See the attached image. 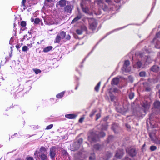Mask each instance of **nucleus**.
Returning <instances> with one entry per match:
<instances>
[{
  "instance_id": "1",
  "label": "nucleus",
  "mask_w": 160,
  "mask_h": 160,
  "mask_svg": "<svg viewBox=\"0 0 160 160\" xmlns=\"http://www.w3.org/2000/svg\"><path fill=\"white\" fill-rule=\"evenodd\" d=\"M106 135L104 132H101L99 135H97L93 132H92L88 137V139L92 142H95L98 141L100 137H103Z\"/></svg>"
},
{
  "instance_id": "2",
  "label": "nucleus",
  "mask_w": 160,
  "mask_h": 160,
  "mask_svg": "<svg viewBox=\"0 0 160 160\" xmlns=\"http://www.w3.org/2000/svg\"><path fill=\"white\" fill-rule=\"evenodd\" d=\"M98 23L97 21L93 18H90L89 20V28L92 31H95L97 29Z\"/></svg>"
},
{
  "instance_id": "3",
  "label": "nucleus",
  "mask_w": 160,
  "mask_h": 160,
  "mask_svg": "<svg viewBox=\"0 0 160 160\" xmlns=\"http://www.w3.org/2000/svg\"><path fill=\"white\" fill-rule=\"evenodd\" d=\"M127 153L131 157H133L137 154V151L135 148L130 147L126 149Z\"/></svg>"
},
{
  "instance_id": "4",
  "label": "nucleus",
  "mask_w": 160,
  "mask_h": 160,
  "mask_svg": "<svg viewBox=\"0 0 160 160\" xmlns=\"http://www.w3.org/2000/svg\"><path fill=\"white\" fill-rule=\"evenodd\" d=\"M66 36V32L64 31H61L57 35L55 42L59 43L61 39H64Z\"/></svg>"
},
{
  "instance_id": "5",
  "label": "nucleus",
  "mask_w": 160,
  "mask_h": 160,
  "mask_svg": "<svg viewBox=\"0 0 160 160\" xmlns=\"http://www.w3.org/2000/svg\"><path fill=\"white\" fill-rule=\"evenodd\" d=\"M56 149L57 148L55 146H52L50 148L49 156L51 159L52 160H55Z\"/></svg>"
},
{
  "instance_id": "6",
  "label": "nucleus",
  "mask_w": 160,
  "mask_h": 160,
  "mask_svg": "<svg viewBox=\"0 0 160 160\" xmlns=\"http://www.w3.org/2000/svg\"><path fill=\"white\" fill-rule=\"evenodd\" d=\"M149 135L151 140L157 144H160V139L157 138L154 133L150 132Z\"/></svg>"
},
{
  "instance_id": "7",
  "label": "nucleus",
  "mask_w": 160,
  "mask_h": 160,
  "mask_svg": "<svg viewBox=\"0 0 160 160\" xmlns=\"http://www.w3.org/2000/svg\"><path fill=\"white\" fill-rule=\"evenodd\" d=\"M130 62L128 60H125L124 61L123 68L126 72H129L131 71V68L129 67Z\"/></svg>"
},
{
  "instance_id": "8",
  "label": "nucleus",
  "mask_w": 160,
  "mask_h": 160,
  "mask_svg": "<svg viewBox=\"0 0 160 160\" xmlns=\"http://www.w3.org/2000/svg\"><path fill=\"white\" fill-rule=\"evenodd\" d=\"M96 2L98 5H99L100 6H102L101 8L104 11H105L108 8L107 6L103 2L102 0H97Z\"/></svg>"
},
{
  "instance_id": "9",
  "label": "nucleus",
  "mask_w": 160,
  "mask_h": 160,
  "mask_svg": "<svg viewBox=\"0 0 160 160\" xmlns=\"http://www.w3.org/2000/svg\"><path fill=\"white\" fill-rule=\"evenodd\" d=\"M152 43H154L155 47L157 49H160V41L155 38L152 41Z\"/></svg>"
},
{
  "instance_id": "10",
  "label": "nucleus",
  "mask_w": 160,
  "mask_h": 160,
  "mask_svg": "<svg viewBox=\"0 0 160 160\" xmlns=\"http://www.w3.org/2000/svg\"><path fill=\"white\" fill-rule=\"evenodd\" d=\"M150 71L154 72L157 73L160 70V67L157 65H154L150 68Z\"/></svg>"
},
{
  "instance_id": "11",
  "label": "nucleus",
  "mask_w": 160,
  "mask_h": 160,
  "mask_svg": "<svg viewBox=\"0 0 160 160\" xmlns=\"http://www.w3.org/2000/svg\"><path fill=\"white\" fill-rule=\"evenodd\" d=\"M145 90L147 92H150L151 90L150 86L149 83L147 82H144L143 83Z\"/></svg>"
},
{
  "instance_id": "12",
  "label": "nucleus",
  "mask_w": 160,
  "mask_h": 160,
  "mask_svg": "<svg viewBox=\"0 0 160 160\" xmlns=\"http://www.w3.org/2000/svg\"><path fill=\"white\" fill-rule=\"evenodd\" d=\"M72 9L70 5L66 6L64 8V12H66L67 13H69L71 14L72 12Z\"/></svg>"
},
{
  "instance_id": "13",
  "label": "nucleus",
  "mask_w": 160,
  "mask_h": 160,
  "mask_svg": "<svg viewBox=\"0 0 160 160\" xmlns=\"http://www.w3.org/2000/svg\"><path fill=\"white\" fill-rule=\"evenodd\" d=\"M82 14L79 12L78 15L72 21L71 23H74L76 22L78 20H80L82 18Z\"/></svg>"
},
{
  "instance_id": "14",
  "label": "nucleus",
  "mask_w": 160,
  "mask_h": 160,
  "mask_svg": "<svg viewBox=\"0 0 160 160\" xmlns=\"http://www.w3.org/2000/svg\"><path fill=\"white\" fill-rule=\"evenodd\" d=\"M67 4V1L65 0H60L57 3V4L60 6V7L63 8L66 6Z\"/></svg>"
},
{
  "instance_id": "15",
  "label": "nucleus",
  "mask_w": 160,
  "mask_h": 160,
  "mask_svg": "<svg viewBox=\"0 0 160 160\" xmlns=\"http://www.w3.org/2000/svg\"><path fill=\"white\" fill-rule=\"evenodd\" d=\"M77 116V115L75 114H69L65 115V117L69 119H74Z\"/></svg>"
},
{
  "instance_id": "16",
  "label": "nucleus",
  "mask_w": 160,
  "mask_h": 160,
  "mask_svg": "<svg viewBox=\"0 0 160 160\" xmlns=\"http://www.w3.org/2000/svg\"><path fill=\"white\" fill-rule=\"evenodd\" d=\"M119 80L118 78H114L112 79L111 84L112 85H117L119 83Z\"/></svg>"
},
{
  "instance_id": "17",
  "label": "nucleus",
  "mask_w": 160,
  "mask_h": 160,
  "mask_svg": "<svg viewBox=\"0 0 160 160\" xmlns=\"http://www.w3.org/2000/svg\"><path fill=\"white\" fill-rule=\"evenodd\" d=\"M123 155V152L121 151L118 152L115 154V157L118 158L120 159Z\"/></svg>"
},
{
  "instance_id": "18",
  "label": "nucleus",
  "mask_w": 160,
  "mask_h": 160,
  "mask_svg": "<svg viewBox=\"0 0 160 160\" xmlns=\"http://www.w3.org/2000/svg\"><path fill=\"white\" fill-rule=\"evenodd\" d=\"M81 6L82 10V11L83 12L87 14L88 13L89 10L88 8L87 7H84L83 6L82 4L81 5Z\"/></svg>"
},
{
  "instance_id": "19",
  "label": "nucleus",
  "mask_w": 160,
  "mask_h": 160,
  "mask_svg": "<svg viewBox=\"0 0 160 160\" xmlns=\"http://www.w3.org/2000/svg\"><path fill=\"white\" fill-rule=\"evenodd\" d=\"M154 107L155 108L160 109V102L156 101L153 103Z\"/></svg>"
},
{
  "instance_id": "20",
  "label": "nucleus",
  "mask_w": 160,
  "mask_h": 160,
  "mask_svg": "<svg viewBox=\"0 0 160 160\" xmlns=\"http://www.w3.org/2000/svg\"><path fill=\"white\" fill-rule=\"evenodd\" d=\"M39 157L41 160H46L47 158V153H41L39 155Z\"/></svg>"
},
{
  "instance_id": "21",
  "label": "nucleus",
  "mask_w": 160,
  "mask_h": 160,
  "mask_svg": "<svg viewBox=\"0 0 160 160\" xmlns=\"http://www.w3.org/2000/svg\"><path fill=\"white\" fill-rule=\"evenodd\" d=\"M53 48V47L52 46H48L44 48L43 51L44 52H47L51 50Z\"/></svg>"
},
{
  "instance_id": "22",
  "label": "nucleus",
  "mask_w": 160,
  "mask_h": 160,
  "mask_svg": "<svg viewBox=\"0 0 160 160\" xmlns=\"http://www.w3.org/2000/svg\"><path fill=\"white\" fill-rule=\"evenodd\" d=\"M142 107L146 109H149L150 108V105L147 101H145L143 103Z\"/></svg>"
},
{
  "instance_id": "23",
  "label": "nucleus",
  "mask_w": 160,
  "mask_h": 160,
  "mask_svg": "<svg viewBox=\"0 0 160 160\" xmlns=\"http://www.w3.org/2000/svg\"><path fill=\"white\" fill-rule=\"evenodd\" d=\"M142 63L141 62L138 61L136 64L134 65V66L135 68H140L142 66Z\"/></svg>"
},
{
  "instance_id": "24",
  "label": "nucleus",
  "mask_w": 160,
  "mask_h": 160,
  "mask_svg": "<svg viewBox=\"0 0 160 160\" xmlns=\"http://www.w3.org/2000/svg\"><path fill=\"white\" fill-rule=\"evenodd\" d=\"M40 152L41 153H44L46 152V153H47V150L46 148L43 146H41L40 147Z\"/></svg>"
},
{
  "instance_id": "25",
  "label": "nucleus",
  "mask_w": 160,
  "mask_h": 160,
  "mask_svg": "<svg viewBox=\"0 0 160 160\" xmlns=\"http://www.w3.org/2000/svg\"><path fill=\"white\" fill-rule=\"evenodd\" d=\"M101 83V82H98V83L97 84V85L94 88L95 90L97 92H98L99 91Z\"/></svg>"
},
{
  "instance_id": "26",
  "label": "nucleus",
  "mask_w": 160,
  "mask_h": 160,
  "mask_svg": "<svg viewBox=\"0 0 160 160\" xmlns=\"http://www.w3.org/2000/svg\"><path fill=\"white\" fill-rule=\"evenodd\" d=\"M62 156L64 157H67L69 156V154L67 151L65 149H63L61 151Z\"/></svg>"
},
{
  "instance_id": "27",
  "label": "nucleus",
  "mask_w": 160,
  "mask_h": 160,
  "mask_svg": "<svg viewBox=\"0 0 160 160\" xmlns=\"http://www.w3.org/2000/svg\"><path fill=\"white\" fill-rule=\"evenodd\" d=\"M64 92H62L56 95V97L58 98H62L64 94Z\"/></svg>"
},
{
  "instance_id": "28",
  "label": "nucleus",
  "mask_w": 160,
  "mask_h": 160,
  "mask_svg": "<svg viewBox=\"0 0 160 160\" xmlns=\"http://www.w3.org/2000/svg\"><path fill=\"white\" fill-rule=\"evenodd\" d=\"M139 75L140 77H145L146 76V73L145 71H141L139 73Z\"/></svg>"
},
{
  "instance_id": "29",
  "label": "nucleus",
  "mask_w": 160,
  "mask_h": 160,
  "mask_svg": "<svg viewBox=\"0 0 160 160\" xmlns=\"http://www.w3.org/2000/svg\"><path fill=\"white\" fill-rule=\"evenodd\" d=\"M95 159V153H93L91 154V156L89 157V159L90 160H94Z\"/></svg>"
},
{
  "instance_id": "30",
  "label": "nucleus",
  "mask_w": 160,
  "mask_h": 160,
  "mask_svg": "<svg viewBox=\"0 0 160 160\" xmlns=\"http://www.w3.org/2000/svg\"><path fill=\"white\" fill-rule=\"evenodd\" d=\"M94 148L96 150H98L100 148L101 145L98 144H96L94 145Z\"/></svg>"
},
{
  "instance_id": "31",
  "label": "nucleus",
  "mask_w": 160,
  "mask_h": 160,
  "mask_svg": "<svg viewBox=\"0 0 160 160\" xmlns=\"http://www.w3.org/2000/svg\"><path fill=\"white\" fill-rule=\"evenodd\" d=\"M97 111L96 109L93 110L92 112H91L89 116L90 117H92L95 114V113Z\"/></svg>"
},
{
  "instance_id": "32",
  "label": "nucleus",
  "mask_w": 160,
  "mask_h": 160,
  "mask_svg": "<svg viewBox=\"0 0 160 160\" xmlns=\"http://www.w3.org/2000/svg\"><path fill=\"white\" fill-rule=\"evenodd\" d=\"M76 33L78 35H80L82 34V29H77L76 30Z\"/></svg>"
},
{
  "instance_id": "33",
  "label": "nucleus",
  "mask_w": 160,
  "mask_h": 160,
  "mask_svg": "<svg viewBox=\"0 0 160 160\" xmlns=\"http://www.w3.org/2000/svg\"><path fill=\"white\" fill-rule=\"evenodd\" d=\"M134 96V92H130L129 95V98L130 99H132Z\"/></svg>"
},
{
  "instance_id": "34",
  "label": "nucleus",
  "mask_w": 160,
  "mask_h": 160,
  "mask_svg": "<svg viewBox=\"0 0 160 160\" xmlns=\"http://www.w3.org/2000/svg\"><path fill=\"white\" fill-rule=\"evenodd\" d=\"M113 138L114 136H113L111 135L109 136L107 140V142H109L112 140L113 139Z\"/></svg>"
},
{
  "instance_id": "35",
  "label": "nucleus",
  "mask_w": 160,
  "mask_h": 160,
  "mask_svg": "<svg viewBox=\"0 0 160 160\" xmlns=\"http://www.w3.org/2000/svg\"><path fill=\"white\" fill-rule=\"evenodd\" d=\"M20 25L22 27H25L26 25V22L24 21H22L21 22Z\"/></svg>"
},
{
  "instance_id": "36",
  "label": "nucleus",
  "mask_w": 160,
  "mask_h": 160,
  "mask_svg": "<svg viewBox=\"0 0 160 160\" xmlns=\"http://www.w3.org/2000/svg\"><path fill=\"white\" fill-rule=\"evenodd\" d=\"M157 148L156 146L154 145L151 146L150 147V150L151 151H154L156 150Z\"/></svg>"
},
{
  "instance_id": "37",
  "label": "nucleus",
  "mask_w": 160,
  "mask_h": 160,
  "mask_svg": "<svg viewBox=\"0 0 160 160\" xmlns=\"http://www.w3.org/2000/svg\"><path fill=\"white\" fill-rule=\"evenodd\" d=\"M33 70L36 74L40 73L41 72V71L39 69H33Z\"/></svg>"
},
{
  "instance_id": "38",
  "label": "nucleus",
  "mask_w": 160,
  "mask_h": 160,
  "mask_svg": "<svg viewBox=\"0 0 160 160\" xmlns=\"http://www.w3.org/2000/svg\"><path fill=\"white\" fill-rule=\"evenodd\" d=\"M25 160H34V159L32 157L28 156L26 158Z\"/></svg>"
},
{
  "instance_id": "39",
  "label": "nucleus",
  "mask_w": 160,
  "mask_h": 160,
  "mask_svg": "<svg viewBox=\"0 0 160 160\" xmlns=\"http://www.w3.org/2000/svg\"><path fill=\"white\" fill-rule=\"evenodd\" d=\"M40 22V19L38 18H36L34 21V23L36 24H38Z\"/></svg>"
},
{
  "instance_id": "40",
  "label": "nucleus",
  "mask_w": 160,
  "mask_h": 160,
  "mask_svg": "<svg viewBox=\"0 0 160 160\" xmlns=\"http://www.w3.org/2000/svg\"><path fill=\"white\" fill-rule=\"evenodd\" d=\"M53 127V125L52 124H50L45 129L49 130L51 129Z\"/></svg>"
},
{
  "instance_id": "41",
  "label": "nucleus",
  "mask_w": 160,
  "mask_h": 160,
  "mask_svg": "<svg viewBox=\"0 0 160 160\" xmlns=\"http://www.w3.org/2000/svg\"><path fill=\"white\" fill-rule=\"evenodd\" d=\"M28 50V48L27 46H24L22 48V51L24 52H26Z\"/></svg>"
},
{
  "instance_id": "42",
  "label": "nucleus",
  "mask_w": 160,
  "mask_h": 160,
  "mask_svg": "<svg viewBox=\"0 0 160 160\" xmlns=\"http://www.w3.org/2000/svg\"><path fill=\"white\" fill-rule=\"evenodd\" d=\"M65 39L66 41L69 40L71 38V37L69 34H68L66 36H65Z\"/></svg>"
},
{
  "instance_id": "43",
  "label": "nucleus",
  "mask_w": 160,
  "mask_h": 160,
  "mask_svg": "<svg viewBox=\"0 0 160 160\" xmlns=\"http://www.w3.org/2000/svg\"><path fill=\"white\" fill-rule=\"evenodd\" d=\"M108 125L107 124H105V125H102V130H106L108 128Z\"/></svg>"
},
{
  "instance_id": "44",
  "label": "nucleus",
  "mask_w": 160,
  "mask_h": 160,
  "mask_svg": "<svg viewBox=\"0 0 160 160\" xmlns=\"http://www.w3.org/2000/svg\"><path fill=\"white\" fill-rule=\"evenodd\" d=\"M156 38H160V31L156 33Z\"/></svg>"
},
{
  "instance_id": "45",
  "label": "nucleus",
  "mask_w": 160,
  "mask_h": 160,
  "mask_svg": "<svg viewBox=\"0 0 160 160\" xmlns=\"http://www.w3.org/2000/svg\"><path fill=\"white\" fill-rule=\"evenodd\" d=\"M101 117L100 113L97 114L96 115V120H98Z\"/></svg>"
},
{
  "instance_id": "46",
  "label": "nucleus",
  "mask_w": 160,
  "mask_h": 160,
  "mask_svg": "<svg viewBox=\"0 0 160 160\" xmlns=\"http://www.w3.org/2000/svg\"><path fill=\"white\" fill-rule=\"evenodd\" d=\"M78 143L79 144L82 143L83 142V139L82 138H79L78 141Z\"/></svg>"
},
{
  "instance_id": "47",
  "label": "nucleus",
  "mask_w": 160,
  "mask_h": 160,
  "mask_svg": "<svg viewBox=\"0 0 160 160\" xmlns=\"http://www.w3.org/2000/svg\"><path fill=\"white\" fill-rule=\"evenodd\" d=\"M84 118V117L81 118L79 120V122L80 123H82L83 121Z\"/></svg>"
},
{
  "instance_id": "48",
  "label": "nucleus",
  "mask_w": 160,
  "mask_h": 160,
  "mask_svg": "<svg viewBox=\"0 0 160 160\" xmlns=\"http://www.w3.org/2000/svg\"><path fill=\"white\" fill-rule=\"evenodd\" d=\"M110 98L111 99V100L112 101H113L115 99V97L113 95H111L110 96Z\"/></svg>"
},
{
  "instance_id": "49",
  "label": "nucleus",
  "mask_w": 160,
  "mask_h": 160,
  "mask_svg": "<svg viewBox=\"0 0 160 160\" xmlns=\"http://www.w3.org/2000/svg\"><path fill=\"white\" fill-rule=\"evenodd\" d=\"M16 48H17V49L18 50L20 48V45L19 44H17L16 45Z\"/></svg>"
},
{
  "instance_id": "50",
  "label": "nucleus",
  "mask_w": 160,
  "mask_h": 160,
  "mask_svg": "<svg viewBox=\"0 0 160 160\" xmlns=\"http://www.w3.org/2000/svg\"><path fill=\"white\" fill-rule=\"evenodd\" d=\"M113 92H118V88H115L113 89Z\"/></svg>"
},
{
  "instance_id": "51",
  "label": "nucleus",
  "mask_w": 160,
  "mask_h": 160,
  "mask_svg": "<svg viewBox=\"0 0 160 160\" xmlns=\"http://www.w3.org/2000/svg\"><path fill=\"white\" fill-rule=\"evenodd\" d=\"M125 126L128 128L130 129L131 128L130 126L128 124H125Z\"/></svg>"
},
{
  "instance_id": "52",
  "label": "nucleus",
  "mask_w": 160,
  "mask_h": 160,
  "mask_svg": "<svg viewBox=\"0 0 160 160\" xmlns=\"http://www.w3.org/2000/svg\"><path fill=\"white\" fill-rule=\"evenodd\" d=\"M26 0H22V5L23 6H25V4L26 2Z\"/></svg>"
},
{
  "instance_id": "53",
  "label": "nucleus",
  "mask_w": 160,
  "mask_h": 160,
  "mask_svg": "<svg viewBox=\"0 0 160 160\" xmlns=\"http://www.w3.org/2000/svg\"><path fill=\"white\" fill-rule=\"evenodd\" d=\"M27 46L30 48H31L32 47V44L31 43L30 44H27Z\"/></svg>"
},
{
  "instance_id": "54",
  "label": "nucleus",
  "mask_w": 160,
  "mask_h": 160,
  "mask_svg": "<svg viewBox=\"0 0 160 160\" xmlns=\"http://www.w3.org/2000/svg\"><path fill=\"white\" fill-rule=\"evenodd\" d=\"M52 0H45V2L50 3L52 1Z\"/></svg>"
},
{
  "instance_id": "55",
  "label": "nucleus",
  "mask_w": 160,
  "mask_h": 160,
  "mask_svg": "<svg viewBox=\"0 0 160 160\" xmlns=\"http://www.w3.org/2000/svg\"><path fill=\"white\" fill-rule=\"evenodd\" d=\"M124 160H131V159L129 158L128 157H125Z\"/></svg>"
},
{
  "instance_id": "56",
  "label": "nucleus",
  "mask_w": 160,
  "mask_h": 160,
  "mask_svg": "<svg viewBox=\"0 0 160 160\" xmlns=\"http://www.w3.org/2000/svg\"><path fill=\"white\" fill-rule=\"evenodd\" d=\"M15 160H24L22 158H21L20 157H18Z\"/></svg>"
},
{
  "instance_id": "57",
  "label": "nucleus",
  "mask_w": 160,
  "mask_h": 160,
  "mask_svg": "<svg viewBox=\"0 0 160 160\" xmlns=\"http://www.w3.org/2000/svg\"><path fill=\"white\" fill-rule=\"evenodd\" d=\"M105 1L106 2L108 3L111 2V0H105Z\"/></svg>"
},
{
  "instance_id": "58",
  "label": "nucleus",
  "mask_w": 160,
  "mask_h": 160,
  "mask_svg": "<svg viewBox=\"0 0 160 160\" xmlns=\"http://www.w3.org/2000/svg\"><path fill=\"white\" fill-rule=\"evenodd\" d=\"M34 18H31V21L32 22H34Z\"/></svg>"
},
{
  "instance_id": "59",
  "label": "nucleus",
  "mask_w": 160,
  "mask_h": 160,
  "mask_svg": "<svg viewBox=\"0 0 160 160\" xmlns=\"http://www.w3.org/2000/svg\"><path fill=\"white\" fill-rule=\"evenodd\" d=\"M83 29L85 30V31H87V28L85 26H84L83 27Z\"/></svg>"
},
{
  "instance_id": "60",
  "label": "nucleus",
  "mask_w": 160,
  "mask_h": 160,
  "mask_svg": "<svg viewBox=\"0 0 160 160\" xmlns=\"http://www.w3.org/2000/svg\"><path fill=\"white\" fill-rule=\"evenodd\" d=\"M112 156V154L111 153H109L108 156V158H110Z\"/></svg>"
},
{
  "instance_id": "61",
  "label": "nucleus",
  "mask_w": 160,
  "mask_h": 160,
  "mask_svg": "<svg viewBox=\"0 0 160 160\" xmlns=\"http://www.w3.org/2000/svg\"><path fill=\"white\" fill-rule=\"evenodd\" d=\"M115 125H116V124H113L112 125H113V126H112V129L114 131H115V129L113 127H114V126H115Z\"/></svg>"
},
{
  "instance_id": "62",
  "label": "nucleus",
  "mask_w": 160,
  "mask_h": 160,
  "mask_svg": "<svg viewBox=\"0 0 160 160\" xmlns=\"http://www.w3.org/2000/svg\"><path fill=\"white\" fill-rule=\"evenodd\" d=\"M153 80H154L153 82L154 83L157 82L158 81L156 79H153Z\"/></svg>"
},
{
  "instance_id": "63",
  "label": "nucleus",
  "mask_w": 160,
  "mask_h": 160,
  "mask_svg": "<svg viewBox=\"0 0 160 160\" xmlns=\"http://www.w3.org/2000/svg\"><path fill=\"white\" fill-rule=\"evenodd\" d=\"M158 57L160 58V51L158 53Z\"/></svg>"
},
{
  "instance_id": "64",
  "label": "nucleus",
  "mask_w": 160,
  "mask_h": 160,
  "mask_svg": "<svg viewBox=\"0 0 160 160\" xmlns=\"http://www.w3.org/2000/svg\"><path fill=\"white\" fill-rule=\"evenodd\" d=\"M43 41V40L41 41L40 43H39V42H37L38 44H40L42 42V41Z\"/></svg>"
}]
</instances>
